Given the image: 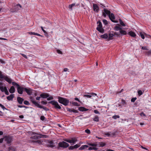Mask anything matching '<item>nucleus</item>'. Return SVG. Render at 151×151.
<instances>
[{
    "mask_svg": "<svg viewBox=\"0 0 151 151\" xmlns=\"http://www.w3.org/2000/svg\"><path fill=\"white\" fill-rule=\"evenodd\" d=\"M87 144L91 146V147H88V150H97L98 149V147H103L106 144L103 143V142H100L99 144H97L96 143H87Z\"/></svg>",
    "mask_w": 151,
    "mask_h": 151,
    "instance_id": "1",
    "label": "nucleus"
},
{
    "mask_svg": "<svg viewBox=\"0 0 151 151\" xmlns=\"http://www.w3.org/2000/svg\"><path fill=\"white\" fill-rule=\"evenodd\" d=\"M58 102L65 106L68 105L69 103V100L66 99L58 96Z\"/></svg>",
    "mask_w": 151,
    "mask_h": 151,
    "instance_id": "2",
    "label": "nucleus"
},
{
    "mask_svg": "<svg viewBox=\"0 0 151 151\" xmlns=\"http://www.w3.org/2000/svg\"><path fill=\"white\" fill-rule=\"evenodd\" d=\"M28 133L29 134L31 135V138L32 139H36L41 138V137H40L41 136L40 134H38L37 133L35 132L31 131L28 132Z\"/></svg>",
    "mask_w": 151,
    "mask_h": 151,
    "instance_id": "3",
    "label": "nucleus"
},
{
    "mask_svg": "<svg viewBox=\"0 0 151 151\" xmlns=\"http://www.w3.org/2000/svg\"><path fill=\"white\" fill-rule=\"evenodd\" d=\"M57 141L58 142H64V141H65V142H76L78 141L77 138L74 137L73 138H71V139H64L63 138V137H61L60 139H57Z\"/></svg>",
    "mask_w": 151,
    "mask_h": 151,
    "instance_id": "4",
    "label": "nucleus"
},
{
    "mask_svg": "<svg viewBox=\"0 0 151 151\" xmlns=\"http://www.w3.org/2000/svg\"><path fill=\"white\" fill-rule=\"evenodd\" d=\"M4 140L6 142H11L13 141V138L12 136L8 135L0 139V142H3Z\"/></svg>",
    "mask_w": 151,
    "mask_h": 151,
    "instance_id": "5",
    "label": "nucleus"
},
{
    "mask_svg": "<svg viewBox=\"0 0 151 151\" xmlns=\"http://www.w3.org/2000/svg\"><path fill=\"white\" fill-rule=\"evenodd\" d=\"M97 24H98V27L96 28L97 30L101 33H103L104 29L102 28V23L101 21L100 20L98 21L97 22Z\"/></svg>",
    "mask_w": 151,
    "mask_h": 151,
    "instance_id": "6",
    "label": "nucleus"
},
{
    "mask_svg": "<svg viewBox=\"0 0 151 151\" xmlns=\"http://www.w3.org/2000/svg\"><path fill=\"white\" fill-rule=\"evenodd\" d=\"M49 103H50L52 105L54 106L56 108L59 109H61V107L59 105L57 101H49Z\"/></svg>",
    "mask_w": 151,
    "mask_h": 151,
    "instance_id": "7",
    "label": "nucleus"
},
{
    "mask_svg": "<svg viewBox=\"0 0 151 151\" xmlns=\"http://www.w3.org/2000/svg\"><path fill=\"white\" fill-rule=\"evenodd\" d=\"M58 145L60 147L66 148L68 147L69 145L66 142H59Z\"/></svg>",
    "mask_w": 151,
    "mask_h": 151,
    "instance_id": "8",
    "label": "nucleus"
},
{
    "mask_svg": "<svg viewBox=\"0 0 151 151\" xmlns=\"http://www.w3.org/2000/svg\"><path fill=\"white\" fill-rule=\"evenodd\" d=\"M104 12H103V16L105 17H106V15H109L110 14V11L109 10H108L106 9H104Z\"/></svg>",
    "mask_w": 151,
    "mask_h": 151,
    "instance_id": "9",
    "label": "nucleus"
},
{
    "mask_svg": "<svg viewBox=\"0 0 151 151\" xmlns=\"http://www.w3.org/2000/svg\"><path fill=\"white\" fill-rule=\"evenodd\" d=\"M108 16L112 22L114 23H116L117 22L116 21L114 20V19H115V17L113 14L110 13Z\"/></svg>",
    "mask_w": 151,
    "mask_h": 151,
    "instance_id": "10",
    "label": "nucleus"
},
{
    "mask_svg": "<svg viewBox=\"0 0 151 151\" xmlns=\"http://www.w3.org/2000/svg\"><path fill=\"white\" fill-rule=\"evenodd\" d=\"M47 144H46V146L48 147H50L53 148L56 146L55 145V143L54 142H47Z\"/></svg>",
    "mask_w": 151,
    "mask_h": 151,
    "instance_id": "11",
    "label": "nucleus"
},
{
    "mask_svg": "<svg viewBox=\"0 0 151 151\" xmlns=\"http://www.w3.org/2000/svg\"><path fill=\"white\" fill-rule=\"evenodd\" d=\"M24 88L21 87L19 86L17 87V91L18 93L20 94H22L23 93V91L24 90Z\"/></svg>",
    "mask_w": 151,
    "mask_h": 151,
    "instance_id": "12",
    "label": "nucleus"
},
{
    "mask_svg": "<svg viewBox=\"0 0 151 151\" xmlns=\"http://www.w3.org/2000/svg\"><path fill=\"white\" fill-rule=\"evenodd\" d=\"M93 8L94 11L98 12L99 10V8L97 4H93Z\"/></svg>",
    "mask_w": 151,
    "mask_h": 151,
    "instance_id": "13",
    "label": "nucleus"
},
{
    "mask_svg": "<svg viewBox=\"0 0 151 151\" xmlns=\"http://www.w3.org/2000/svg\"><path fill=\"white\" fill-rule=\"evenodd\" d=\"M97 96V94L93 93H91L90 95H84L83 96L84 97H87L88 98H90L92 96Z\"/></svg>",
    "mask_w": 151,
    "mask_h": 151,
    "instance_id": "14",
    "label": "nucleus"
},
{
    "mask_svg": "<svg viewBox=\"0 0 151 151\" xmlns=\"http://www.w3.org/2000/svg\"><path fill=\"white\" fill-rule=\"evenodd\" d=\"M24 90L29 95L31 94L32 91L30 89L24 88Z\"/></svg>",
    "mask_w": 151,
    "mask_h": 151,
    "instance_id": "15",
    "label": "nucleus"
},
{
    "mask_svg": "<svg viewBox=\"0 0 151 151\" xmlns=\"http://www.w3.org/2000/svg\"><path fill=\"white\" fill-rule=\"evenodd\" d=\"M24 100L23 99L20 97H18L17 98V101L20 104H22Z\"/></svg>",
    "mask_w": 151,
    "mask_h": 151,
    "instance_id": "16",
    "label": "nucleus"
},
{
    "mask_svg": "<svg viewBox=\"0 0 151 151\" xmlns=\"http://www.w3.org/2000/svg\"><path fill=\"white\" fill-rule=\"evenodd\" d=\"M41 97L43 98H46L49 96V95L47 93H42L40 95Z\"/></svg>",
    "mask_w": 151,
    "mask_h": 151,
    "instance_id": "17",
    "label": "nucleus"
},
{
    "mask_svg": "<svg viewBox=\"0 0 151 151\" xmlns=\"http://www.w3.org/2000/svg\"><path fill=\"white\" fill-rule=\"evenodd\" d=\"M4 79L9 83H12V80L7 76H4Z\"/></svg>",
    "mask_w": 151,
    "mask_h": 151,
    "instance_id": "18",
    "label": "nucleus"
},
{
    "mask_svg": "<svg viewBox=\"0 0 151 151\" xmlns=\"http://www.w3.org/2000/svg\"><path fill=\"white\" fill-rule=\"evenodd\" d=\"M67 110L68 111L70 112H73L75 113H78V111L73 109H69V108H67Z\"/></svg>",
    "mask_w": 151,
    "mask_h": 151,
    "instance_id": "19",
    "label": "nucleus"
},
{
    "mask_svg": "<svg viewBox=\"0 0 151 151\" xmlns=\"http://www.w3.org/2000/svg\"><path fill=\"white\" fill-rule=\"evenodd\" d=\"M88 147V145H82L78 149L79 150H82L87 149Z\"/></svg>",
    "mask_w": 151,
    "mask_h": 151,
    "instance_id": "20",
    "label": "nucleus"
},
{
    "mask_svg": "<svg viewBox=\"0 0 151 151\" xmlns=\"http://www.w3.org/2000/svg\"><path fill=\"white\" fill-rule=\"evenodd\" d=\"M101 37L104 39H107V40H108V35L107 33L104 34V35H101Z\"/></svg>",
    "mask_w": 151,
    "mask_h": 151,
    "instance_id": "21",
    "label": "nucleus"
},
{
    "mask_svg": "<svg viewBox=\"0 0 151 151\" xmlns=\"http://www.w3.org/2000/svg\"><path fill=\"white\" fill-rule=\"evenodd\" d=\"M114 35L113 34L109 33L108 35V41H109L113 39Z\"/></svg>",
    "mask_w": 151,
    "mask_h": 151,
    "instance_id": "22",
    "label": "nucleus"
},
{
    "mask_svg": "<svg viewBox=\"0 0 151 151\" xmlns=\"http://www.w3.org/2000/svg\"><path fill=\"white\" fill-rule=\"evenodd\" d=\"M14 97V94H11L9 96L7 97V99L9 101L12 100Z\"/></svg>",
    "mask_w": 151,
    "mask_h": 151,
    "instance_id": "23",
    "label": "nucleus"
},
{
    "mask_svg": "<svg viewBox=\"0 0 151 151\" xmlns=\"http://www.w3.org/2000/svg\"><path fill=\"white\" fill-rule=\"evenodd\" d=\"M15 91V89L14 86H11L10 89H9V92L11 93H14Z\"/></svg>",
    "mask_w": 151,
    "mask_h": 151,
    "instance_id": "24",
    "label": "nucleus"
},
{
    "mask_svg": "<svg viewBox=\"0 0 151 151\" xmlns=\"http://www.w3.org/2000/svg\"><path fill=\"white\" fill-rule=\"evenodd\" d=\"M128 34L130 36L133 37H135L136 35L132 31L129 32Z\"/></svg>",
    "mask_w": 151,
    "mask_h": 151,
    "instance_id": "25",
    "label": "nucleus"
},
{
    "mask_svg": "<svg viewBox=\"0 0 151 151\" xmlns=\"http://www.w3.org/2000/svg\"><path fill=\"white\" fill-rule=\"evenodd\" d=\"M29 34L30 35H36L38 36H41L42 37V36L40 34H38L37 33H36L34 32H29Z\"/></svg>",
    "mask_w": 151,
    "mask_h": 151,
    "instance_id": "26",
    "label": "nucleus"
},
{
    "mask_svg": "<svg viewBox=\"0 0 151 151\" xmlns=\"http://www.w3.org/2000/svg\"><path fill=\"white\" fill-rule=\"evenodd\" d=\"M93 120L96 122H98L99 121V117L97 116H95L93 119Z\"/></svg>",
    "mask_w": 151,
    "mask_h": 151,
    "instance_id": "27",
    "label": "nucleus"
},
{
    "mask_svg": "<svg viewBox=\"0 0 151 151\" xmlns=\"http://www.w3.org/2000/svg\"><path fill=\"white\" fill-rule=\"evenodd\" d=\"M6 88V87H3V86H0V89L2 92H4L5 91V88Z\"/></svg>",
    "mask_w": 151,
    "mask_h": 151,
    "instance_id": "28",
    "label": "nucleus"
},
{
    "mask_svg": "<svg viewBox=\"0 0 151 151\" xmlns=\"http://www.w3.org/2000/svg\"><path fill=\"white\" fill-rule=\"evenodd\" d=\"M122 104L124 106H126L127 105V103L123 99H122Z\"/></svg>",
    "mask_w": 151,
    "mask_h": 151,
    "instance_id": "29",
    "label": "nucleus"
},
{
    "mask_svg": "<svg viewBox=\"0 0 151 151\" xmlns=\"http://www.w3.org/2000/svg\"><path fill=\"white\" fill-rule=\"evenodd\" d=\"M75 6V4H71L69 5V8L70 10H72V8L74 6Z\"/></svg>",
    "mask_w": 151,
    "mask_h": 151,
    "instance_id": "30",
    "label": "nucleus"
},
{
    "mask_svg": "<svg viewBox=\"0 0 151 151\" xmlns=\"http://www.w3.org/2000/svg\"><path fill=\"white\" fill-rule=\"evenodd\" d=\"M114 29L116 31H120L122 29V28L117 26H116L114 28Z\"/></svg>",
    "mask_w": 151,
    "mask_h": 151,
    "instance_id": "31",
    "label": "nucleus"
},
{
    "mask_svg": "<svg viewBox=\"0 0 151 151\" xmlns=\"http://www.w3.org/2000/svg\"><path fill=\"white\" fill-rule=\"evenodd\" d=\"M119 32L121 34L123 35H125L127 34V32L126 31L122 29L119 31Z\"/></svg>",
    "mask_w": 151,
    "mask_h": 151,
    "instance_id": "32",
    "label": "nucleus"
},
{
    "mask_svg": "<svg viewBox=\"0 0 151 151\" xmlns=\"http://www.w3.org/2000/svg\"><path fill=\"white\" fill-rule=\"evenodd\" d=\"M144 34H145V35H146V34L145 33H143L142 32H140V35L141 36V38L143 39H144V38H145V36H144Z\"/></svg>",
    "mask_w": 151,
    "mask_h": 151,
    "instance_id": "33",
    "label": "nucleus"
},
{
    "mask_svg": "<svg viewBox=\"0 0 151 151\" xmlns=\"http://www.w3.org/2000/svg\"><path fill=\"white\" fill-rule=\"evenodd\" d=\"M9 151H15V149L14 147L11 146L9 148Z\"/></svg>",
    "mask_w": 151,
    "mask_h": 151,
    "instance_id": "34",
    "label": "nucleus"
},
{
    "mask_svg": "<svg viewBox=\"0 0 151 151\" xmlns=\"http://www.w3.org/2000/svg\"><path fill=\"white\" fill-rule=\"evenodd\" d=\"M33 104L36 106L40 108V107L41 106V105H40L39 104L37 103L36 101H35L33 102Z\"/></svg>",
    "mask_w": 151,
    "mask_h": 151,
    "instance_id": "35",
    "label": "nucleus"
},
{
    "mask_svg": "<svg viewBox=\"0 0 151 151\" xmlns=\"http://www.w3.org/2000/svg\"><path fill=\"white\" fill-rule=\"evenodd\" d=\"M145 53L148 56L151 55V50L145 52Z\"/></svg>",
    "mask_w": 151,
    "mask_h": 151,
    "instance_id": "36",
    "label": "nucleus"
},
{
    "mask_svg": "<svg viewBox=\"0 0 151 151\" xmlns=\"http://www.w3.org/2000/svg\"><path fill=\"white\" fill-rule=\"evenodd\" d=\"M119 22L120 24L123 26H125V24L123 22L121 19H119Z\"/></svg>",
    "mask_w": 151,
    "mask_h": 151,
    "instance_id": "37",
    "label": "nucleus"
},
{
    "mask_svg": "<svg viewBox=\"0 0 151 151\" xmlns=\"http://www.w3.org/2000/svg\"><path fill=\"white\" fill-rule=\"evenodd\" d=\"M40 108H42L44 110H45L46 111H47L49 110V109H48L47 108H46V107H44L43 106H41L40 107Z\"/></svg>",
    "mask_w": 151,
    "mask_h": 151,
    "instance_id": "38",
    "label": "nucleus"
},
{
    "mask_svg": "<svg viewBox=\"0 0 151 151\" xmlns=\"http://www.w3.org/2000/svg\"><path fill=\"white\" fill-rule=\"evenodd\" d=\"M119 115H114L112 116V118H113L114 119H116L117 118H119Z\"/></svg>",
    "mask_w": 151,
    "mask_h": 151,
    "instance_id": "39",
    "label": "nucleus"
},
{
    "mask_svg": "<svg viewBox=\"0 0 151 151\" xmlns=\"http://www.w3.org/2000/svg\"><path fill=\"white\" fill-rule=\"evenodd\" d=\"M143 94V92L141 90H139L138 91V94L139 96H140Z\"/></svg>",
    "mask_w": 151,
    "mask_h": 151,
    "instance_id": "40",
    "label": "nucleus"
},
{
    "mask_svg": "<svg viewBox=\"0 0 151 151\" xmlns=\"http://www.w3.org/2000/svg\"><path fill=\"white\" fill-rule=\"evenodd\" d=\"M12 84L14 86H16L17 87H18V86H19L18 84H17V83H16L15 82H12Z\"/></svg>",
    "mask_w": 151,
    "mask_h": 151,
    "instance_id": "41",
    "label": "nucleus"
},
{
    "mask_svg": "<svg viewBox=\"0 0 151 151\" xmlns=\"http://www.w3.org/2000/svg\"><path fill=\"white\" fill-rule=\"evenodd\" d=\"M105 135L108 137L111 136V132H108L105 134Z\"/></svg>",
    "mask_w": 151,
    "mask_h": 151,
    "instance_id": "42",
    "label": "nucleus"
},
{
    "mask_svg": "<svg viewBox=\"0 0 151 151\" xmlns=\"http://www.w3.org/2000/svg\"><path fill=\"white\" fill-rule=\"evenodd\" d=\"M0 106L4 110L5 109L7 110V109L4 106L1 104H0Z\"/></svg>",
    "mask_w": 151,
    "mask_h": 151,
    "instance_id": "43",
    "label": "nucleus"
},
{
    "mask_svg": "<svg viewBox=\"0 0 151 151\" xmlns=\"http://www.w3.org/2000/svg\"><path fill=\"white\" fill-rule=\"evenodd\" d=\"M24 104L27 105H29L30 104L29 102L27 101H24Z\"/></svg>",
    "mask_w": 151,
    "mask_h": 151,
    "instance_id": "44",
    "label": "nucleus"
},
{
    "mask_svg": "<svg viewBox=\"0 0 151 151\" xmlns=\"http://www.w3.org/2000/svg\"><path fill=\"white\" fill-rule=\"evenodd\" d=\"M141 49L143 50H148V49L147 48L146 46H142L141 47Z\"/></svg>",
    "mask_w": 151,
    "mask_h": 151,
    "instance_id": "45",
    "label": "nucleus"
},
{
    "mask_svg": "<svg viewBox=\"0 0 151 151\" xmlns=\"http://www.w3.org/2000/svg\"><path fill=\"white\" fill-rule=\"evenodd\" d=\"M80 146V145L78 144H76L73 146L74 149L77 148Z\"/></svg>",
    "mask_w": 151,
    "mask_h": 151,
    "instance_id": "46",
    "label": "nucleus"
},
{
    "mask_svg": "<svg viewBox=\"0 0 151 151\" xmlns=\"http://www.w3.org/2000/svg\"><path fill=\"white\" fill-rule=\"evenodd\" d=\"M19 9H18V8H17V10H14L13 9H11L10 12H16L18 10H19Z\"/></svg>",
    "mask_w": 151,
    "mask_h": 151,
    "instance_id": "47",
    "label": "nucleus"
},
{
    "mask_svg": "<svg viewBox=\"0 0 151 151\" xmlns=\"http://www.w3.org/2000/svg\"><path fill=\"white\" fill-rule=\"evenodd\" d=\"M103 23L105 25H107L108 24L107 21L106 19H104L103 20Z\"/></svg>",
    "mask_w": 151,
    "mask_h": 151,
    "instance_id": "48",
    "label": "nucleus"
},
{
    "mask_svg": "<svg viewBox=\"0 0 151 151\" xmlns=\"http://www.w3.org/2000/svg\"><path fill=\"white\" fill-rule=\"evenodd\" d=\"M78 110L81 111H84V107H81L78 108Z\"/></svg>",
    "mask_w": 151,
    "mask_h": 151,
    "instance_id": "49",
    "label": "nucleus"
},
{
    "mask_svg": "<svg viewBox=\"0 0 151 151\" xmlns=\"http://www.w3.org/2000/svg\"><path fill=\"white\" fill-rule=\"evenodd\" d=\"M85 132L88 134H90L91 133L90 130L88 129L85 130Z\"/></svg>",
    "mask_w": 151,
    "mask_h": 151,
    "instance_id": "50",
    "label": "nucleus"
},
{
    "mask_svg": "<svg viewBox=\"0 0 151 151\" xmlns=\"http://www.w3.org/2000/svg\"><path fill=\"white\" fill-rule=\"evenodd\" d=\"M4 92H5V94L6 95H8L9 94V93L6 88H5V91Z\"/></svg>",
    "mask_w": 151,
    "mask_h": 151,
    "instance_id": "51",
    "label": "nucleus"
},
{
    "mask_svg": "<svg viewBox=\"0 0 151 151\" xmlns=\"http://www.w3.org/2000/svg\"><path fill=\"white\" fill-rule=\"evenodd\" d=\"M136 99L137 98L136 97L133 98L131 99V101L132 102H134Z\"/></svg>",
    "mask_w": 151,
    "mask_h": 151,
    "instance_id": "52",
    "label": "nucleus"
},
{
    "mask_svg": "<svg viewBox=\"0 0 151 151\" xmlns=\"http://www.w3.org/2000/svg\"><path fill=\"white\" fill-rule=\"evenodd\" d=\"M31 101L33 103L35 101L34 99H33L32 97H31L30 98Z\"/></svg>",
    "mask_w": 151,
    "mask_h": 151,
    "instance_id": "53",
    "label": "nucleus"
},
{
    "mask_svg": "<svg viewBox=\"0 0 151 151\" xmlns=\"http://www.w3.org/2000/svg\"><path fill=\"white\" fill-rule=\"evenodd\" d=\"M0 78H4V76L2 74L1 72L0 71Z\"/></svg>",
    "mask_w": 151,
    "mask_h": 151,
    "instance_id": "54",
    "label": "nucleus"
},
{
    "mask_svg": "<svg viewBox=\"0 0 151 151\" xmlns=\"http://www.w3.org/2000/svg\"><path fill=\"white\" fill-rule=\"evenodd\" d=\"M45 117H44L43 116H42L40 117V119L42 121H43L45 119Z\"/></svg>",
    "mask_w": 151,
    "mask_h": 151,
    "instance_id": "55",
    "label": "nucleus"
},
{
    "mask_svg": "<svg viewBox=\"0 0 151 151\" xmlns=\"http://www.w3.org/2000/svg\"><path fill=\"white\" fill-rule=\"evenodd\" d=\"M94 112L96 114H100V112L97 110H95L94 111Z\"/></svg>",
    "mask_w": 151,
    "mask_h": 151,
    "instance_id": "56",
    "label": "nucleus"
},
{
    "mask_svg": "<svg viewBox=\"0 0 151 151\" xmlns=\"http://www.w3.org/2000/svg\"><path fill=\"white\" fill-rule=\"evenodd\" d=\"M57 53L58 54H62V52L59 50H57Z\"/></svg>",
    "mask_w": 151,
    "mask_h": 151,
    "instance_id": "57",
    "label": "nucleus"
},
{
    "mask_svg": "<svg viewBox=\"0 0 151 151\" xmlns=\"http://www.w3.org/2000/svg\"><path fill=\"white\" fill-rule=\"evenodd\" d=\"M53 99V97L52 96L48 98H47V100L49 101L50 100L52 99Z\"/></svg>",
    "mask_w": 151,
    "mask_h": 151,
    "instance_id": "58",
    "label": "nucleus"
},
{
    "mask_svg": "<svg viewBox=\"0 0 151 151\" xmlns=\"http://www.w3.org/2000/svg\"><path fill=\"white\" fill-rule=\"evenodd\" d=\"M41 29H42V31L43 32L45 33H47L43 29V28L41 26Z\"/></svg>",
    "mask_w": 151,
    "mask_h": 151,
    "instance_id": "59",
    "label": "nucleus"
},
{
    "mask_svg": "<svg viewBox=\"0 0 151 151\" xmlns=\"http://www.w3.org/2000/svg\"><path fill=\"white\" fill-rule=\"evenodd\" d=\"M73 104L75 106H78V103L77 102H73Z\"/></svg>",
    "mask_w": 151,
    "mask_h": 151,
    "instance_id": "60",
    "label": "nucleus"
},
{
    "mask_svg": "<svg viewBox=\"0 0 151 151\" xmlns=\"http://www.w3.org/2000/svg\"><path fill=\"white\" fill-rule=\"evenodd\" d=\"M74 149V147H73V146H71L69 147V150H73Z\"/></svg>",
    "mask_w": 151,
    "mask_h": 151,
    "instance_id": "61",
    "label": "nucleus"
},
{
    "mask_svg": "<svg viewBox=\"0 0 151 151\" xmlns=\"http://www.w3.org/2000/svg\"><path fill=\"white\" fill-rule=\"evenodd\" d=\"M46 21V23L47 24H48V25H49V26L51 24V22H50L47 21Z\"/></svg>",
    "mask_w": 151,
    "mask_h": 151,
    "instance_id": "62",
    "label": "nucleus"
},
{
    "mask_svg": "<svg viewBox=\"0 0 151 151\" xmlns=\"http://www.w3.org/2000/svg\"><path fill=\"white\" fill-rule=\"evenodd\" d=\"M41 103L42 104H44V105H45L47 104V102H46L44 101H41Z\"/></svg>",
    "mask_w": 151,
    "mask_h": 151,
    "instance_id": "63",
    "label": "nucleus"
},
{
    "mask_svg": "<svg viewBox=\"0 0 151 151\" xmlns=\"http://www.w3.org/2000/svg\"><path fill=\"white\" fill-rule=\"evenodd\" d=\"M140 115L142 116H145V114L143 112H142L140 114Z\"/></svg>",
    "mask_w": 151,
    "mask_h": 151,
    "instance_id": "64",
    "label": "nucleus"
}]
</instances>
